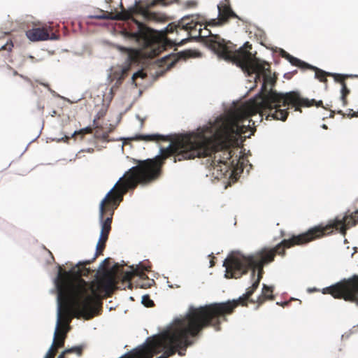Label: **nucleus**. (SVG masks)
<instances>
[{"label": "nucleus", "mask_w": 358, "mask_h": 358, "mask_svg": "<svg viewBox=\"0 0 358 358\" xmlns=\"http://www.w3.org/2000/svg\"><path fill=\"white\" fill-rule=\"evenodd\" d=\"M76 352L78 356H80L83 353V348L80 346L73 347L70 349L65 350L58 358H65V355L69 353Z\"/></svg>", "instance_id": "obj_21"}, {"label": "nucleus", "mask_w": 358, "mask_h": 358, "mask_svg": "<svg viewBox=\"0 0 358 358\" xmlns=\"http://www.w3.org/2000/svg\"><path fill=\"white\" fill-rule=\"evenodd\" d=\"M56 355V350L50 349L44 358H54Z\"/></svg>", "instance_id": "obj_32"}, {"label": "nucleus", "mask_w": 358, "mask_h": 358, "mask_svg": "<svg viewBox=\"0 0 358 358\" xmlns=\"http://www.w3.org/2000/svg\"><path fill=\"white\" fill-rule=\"evenodd\" d=\"M355 328V326H354L352 327V329H351L348 333H345L344 334H343L341 336V338L343 339V338H348L350 337V336L352 334L355 333V331H354V329Z\"/></svg>", "instance_id": "obj_33"}, {"label": "nucleus", "mask_w": 358, "mask_h": 358, "mask_svg": "<svg viewBox=\"0 0 358 358\" xmlns=\"http://www.w3.org/2000/svg\"><path fill=\"white\" fill-rule=\"evenodd\" d=\"M134 276H139V278L142 280L148 278L147 275L142 270L136 268L131 271L126 272L123 275V281L130 282Z\"/></svg>", "instance_id": "obj_18"}, {"label": "nucleus", "mask_w": 358, "mask_h": 358, "mask_svg": "<svg viewBox=\"0 0 358 358\" xmlns=\"http://www.w3.org/2000/svg\"><path fill=\"white\" fill-rule=\"evenodd\" d=\"M142 303L146 307H152L155 303L148 295H144L142 298Z\"/></svg>", "instance_id": "obj_24"}, {"label": "nucleus", "mask_w": 358, "mask_h": 358, "mask_svg": "<svg viewBox=\"0 0 358 358\" xmlns=\"http://www.w3.org/2000/svg\"><path fill=\"white\" fill-rule=\"evenodd\" d=\"M134 12V9L132 10H122L114 15L112 13L101 10V15H92L90 17L95 19L131 20L135 26V29H131L130 31H126V35L130 38L135 40L144 48L150 50L149 57H150L158 56L162 51L166 50L167 46L172 47L182 43L184 39L174 38L171 40L167 37L169 34H172L175 31L178 34V30L188 31L192 37L201 38L204 43L205 35H203V29L201 28L203 24L194 21L192 17H183L179 20L178 24L170 23L166 27L164 33L162 35H158L143 23L134 19L133 17Z\"/></svg>", "instance_id": "obj_5"}, {"label": "nucleus", "mask_w": 358, "mask_h": 358, "mask_svg": "<svg viewBox=\"0 0 358 358\" xmlns=\"http://www.w3.org/2000/svg\"><path fill=\"white\" fill-rule=\"evenodd\" d=\"M356 223V222H352L347 214L338 215L327 222L315 225V240L331 235L334 230L338 231L341 235L345 236L347 231L351 227L355 226Z\"/></svg>", "instance_id": "obj_11"}, {"label": "nucleus", "mask_w": 358, "mask_h": 358, "mask_svg": "<svg viewBox=\"0 0 358 358\" xmlns=\"http://www.w3.org/2000/svg\"><path fill=\"white\" fill-rule=\"evenodd\" d=\"M357 327H358V324H357Z\"/></svg>", "instance_id": "obj_43"}, {"label": "nucleus", "mask_w": 358, "mask_h": 358, "mask_svg": "<svg viewBox=\"0 0 358 358\" xmlns=\"http://www.w3.org/2000/svg\"><path fill=\"white\" fill-rule=\"evenodd\" d=\"M280 54L282 57L286 59L287 60L289 61L290 58L292 57V55H289L288 52H287L285 50L281 49Z\"/></svg>", "instance_id": "obj_30"}, {"label": "nucleus", "mask_w": 358, "mask_h": 358, "mask_svg": "<svg viewBox=\"0 0 358 358\" xmlns=\"http://www.w3.org/2000/svg\"><path fill=\"white\" fill-rule=\"evenodd\" d=\"M154 280H148V282H144L143 284H141V285H138L141 288H148V287H150L152 285V283H154Z\"/></svg>", "instance_id": "obj_31"}, {"label": "nucleus", "mask_w": 358, "mask_h": 358, "mask_svg": "<svg viewBox=\"0 0 358 358\" xmlns=\"http://www.w3.org/2000/svg\"><path fill=\"white\" fill-rule=\"evenodd\" d=\"M52 31V27L51 26L36 27L27 30L26 36L31 41H47L56 38V36L53 33L50 37V32Z\"/></svg>", "instance_id": "obj_12"}, {"label": "nucleus", "mask_w": 358, "mask_h": 358, "mask_svg": "<svg viewBox=\"0 0 358 358\" xmlns=\"http://www.w3.org/2000/svg\"><path fill=\"white\" fill-rule=\"evenodd\" d=\"M67 331L68 329H62L56 328L54 336V341L50 349L56 350L57 352V348L63 347L64 345V340L66 338Z\"/></svg>", "instance_id": "obj_15"}, {"label": "nucleus", "mask_w": 358, "mask_h": 358, "mask_svg": "<svg viewBox=\"0 0 358 358\" xmlns=\"http://www.w3.org/2000/svg\"><path fill=\"white\" fill-rule=\"evenodd\" d=\"M150 164L149 162H138L136 166L129 169L119 179L101 201L100 203L101 230L94 259L103 254L111 230L113 210L123 200L124 195L129 189H134L138 185H146L157 180L158 169H155L153 165Z\"/></svg>", "instance_id": "obj_6"}, {"label": "nucleus", "mask_w": 358, "mask_h": 358, "mask_svg": "<svg viewBox=\"0 0 358 358\" xmlns=\"http://www.w3.org/2000/svg\"><path fill=\"white\" fill-rule=\"evenodd\" d=\"M128 55V61L131 64H135L140 62L141 58V52L138 50L132 48H124Z\"/></svg>", "instance_id": "obj_19"}, {"label": "nucleus", "mask_w": 358, "mask_h": 358, "mask_svg": "<svg viewBox=\"0 0 358 358\" xmlns=\"http://www.w3.org/2000/svg\"><path fill=\"white\" fill-rule=\"evenodd\" d=\"M275 80L269 75L264 76V82L261 92L237 113L238 115H246L250 113L266 111L272 114L276 120L285 121L288 115L287 106H292L295 110H300L301 107L313 106V99L303 98L296 92L285 94L278 93L273 90Z\"/></svg>", "instance_id": "obj_8"}, {"label": "nucleus", "mask_w": 358, "mask_h": 358, "mask_svg": "<svg viewBox=\"0 0 358 358\" xmlns=\"http://www.w3.org/2000/svg\"><path fill=\"white\" fill-rule=\"evenodd\" d=\"M92 129L90 127H85L84 129H82L79 131H76L73 136H75L76 135H78V134H81V135H85V134H92Z\"/></svg>", "instance_id": "obj_25"}, {"label": "nucleus", "mask_w": 358, "mask_h": 358, "mask_svg": "<svg viewBox=\"0 0 358 358\" xmlns=\"http://www.w3.org/2000/svg\"><path fill=\"white\" fill-rule=\"evenodd\" d=\"M139 13L143 16L145 20H152L156 19V14L149 11L146 8H141Z\"/></svg>", "instance_id": "obj_22"}, {"label": "nucleus", "mask_w": 358, "mask_h": 358, "mask_svg": "<svg viewBox=\"0 0 358 358\" xmlns=\"http://www.w3.org/2000/svg\"><path fill=\"white\" fill-rule=\"evenodd\" d=\"M353 250H354L355 251H354V252H352V253L351 254V256H350L351 257H352L354 256V255L355 254V252H357V248L354 247V248H353Z\"/></svg>", "instance_id": "obj_38"}, {"label": "nucleus", "mask_w": 358, "mask_h": 358, "mask_svg": "<svg viewBox=\"0 0 358 358\" xmlns=\"http://www.w3.org/2000/svg\"><path fill=\"white\" fill-rule=\"evenodd\" d=\"M219 19L218 21L213 20L208 22L209 26H216L217 24H222L226 23L231 17H237L235 13L231 10V7L227 3H222L218 6Z\"/></svg>", "instance_id": "obj_13"}, {"label": "nucleus", "mask_w": 358, "mask_h": 358, "mask_svg": "<svg viewBox=\"0 0 358 358\" xmlns=\"http://www.w3.org/2000/svg\"><path fill=\"white\" fill-rule=\"evenodd\" d=\"M315 106L319 107L322 103V101H317L315 99L314 101Z\"/></svg>", "instance_id": "obj_36"}, {"label": "nucleus", "mask_w": 358, "mask_h": 358, "mask_svg": "<svg viewBox=\"0 0 358 358\" xmlns=\"http://www.w3.org/2000/svg\"><path fill=\"white\" fill-rule=\"evenodd\" d=\"M273 289L272 287H269L266 285H263L262 293L260 296H259L257 299L256 301L253 300H250V302L255 303L256 302L258 304V306L263 304L266 300H273L274 296L273 294Z\"/></svg>", "instance_id": "obj_16"}, {"label": "nucleus", "mask_w": 358, "mask_h": 358, "mask_svg": "<svg viewBox=\"0 0 358 358\" xmlns=\"http://www.w3.org/2000/svg\"><path fill=\"white\" fill-rule=\"evenodd\" d=\"M205 328L189 309L185 316L177 318L166 329L120 358H169L176 353L185 355L187 348L194 344Z\"/></svg>", "instance_id": "obj_3"}, {"label": "nucleus", "mask_w": 358, "mask_h": 358, "mask_svg": "<svg viewBox=\"0 0 358 358\" xmlns=\"http://www.w3.org/2000/svg\"><path fill=\"white\" fill-rule=\"evenodd\" d=\"M244 103L241 107L238 108L229 115V119L226 122H218L217 125V129H210V136H206L203 132H201L199 135H188L183 136L179 138L178 143H187L190 145H194V148L189 150V152H185L186 154L185 157H192L194 156H203L209 154L213 149V143L216 139H224L227 140L230 138H233L236 136H241L245 134L248 131H250L248 137L252 135L256 131L255 129V121L250 119V117L257 114L259 115L260 121H262L263 116H266V119L269 117L274 120L273 115L269 114L266 111H258L254 113H250V114L245 115H238V112L244 106Z\"/></svg>", "instance_id": "obj_7"}, {"label": "nucleus", "mask_w": 358, "mask_h": 358, "mask_svg": "<svg viewBox=\"0 0 358 358\" xmlns=\"http://www.w3.org/2000/svg\"><path fill=\"white\" fill-rule=\"evenodd\" d=\"M315 292H321L324 294H330L334 299L354 302L358 306V275L355 274L350 278H343L322 290L315 287Z\"/></svg>", "instance_id": "obj_10"}, {"label": "nucleus", "mask_w": 358, "mask_h": 358, "mask_svg": "<svg viewBox=\"0 0 358 358\" xmlns=\"http://www.w3.org/2000/svg\"><path fill=\"white\" fill-rule=\"evenodd\" d=\"M280 54L282 57L286 59L287 60L289 61L290 58L292 57V55H289L288 52H287L285 50L281 49Z\"/></svg>", "instance_id": "obj_29"}, {"label": "nucleus", "mask_w": 358, "mask_h": 358, "mask_svg": "<svg viewBox=\"0 0 358 358\" xmlns=\"http://www.w3.org/2000/svg\"><path fill=\"white\" fill-rule=\"evenodd\" d=\"M293 66H298L301 69H313V66L306 64V62L299 59L298 58H296L293 56L290 58L289 61Z\"/></svg>", "instance_id": "obj_20"}, {"label": "nucleus", "mask_w": 358, "mask_h": 358, "mask_svg": "<svg viewBox=\"0 0 358 358\" xmlns=\"http://www.w3.org/2000/svg\"><path fill=\"white\" fill-rule=\"evenodd\" d=\"M104 115H105V113H104V112H103V111H99V112L97 113V115H96V116L95 120H94V123H95V122H96V119H100V118H101Z\"/></svg>", "instance_id": "obj_34"}, {"label": "nucleus", "mask_w": 358, "mask_h": 358, "mask_svg": "<svg viewBox=\"0 0 358 358\" xmlns=\"http://www.w3.org/2000/svg\"><path fill=\"white\" fill-rule=\"evenodd\" d=\"M13 47V44L12 42L7 43L6 44L3 45L0 47V50H5L10 51L12 50Z\"/></svg>", "instance_id": "obj_28"}, {"label": "nucleus", "mask_w": 358, "mask_h": 358, "mask_svg": "<svg viewBox=\"0 0 358 358\" xmlns=\"http://www.w3.org/2000/svg\"><path fill=\"white\" fill-rule=\"evenodd\" d=\"M343 243L345 244V243H348V240H347L346 238H345V239L343 240Z\"/></svg>", "instance_id": "obj_41"}, {"label": "nucleus", "mask_w": 358, "mask_h": 358, "mask_svg": "<svg viewBox=\"0 0 358 358\" xmlns=\"http://www.w3.org/2000/svg\"><path fill=\"white\" fill-rule=\"evenodd\" d=\"M210 129H217V124H213L210 126L204 127L203 128H199L196 131L187 133L185 134H178L173 136H166L160 134H150V135H138L135 137L136 140L145 141H170V145L166 148L161 149V155L159 157L153 159H146L143 162H149L155 169H158L157 179L159 178L162 173V167L164 163V160L170 156H173V162L182 161L184 159H191L195 157H206L210 156L213 153L214 159L212 161L211 165L213 166V174L216 178L226 177L231 168L237 165L238 159L237 157L235 159L233 158V151L229 149H224L220 153L219 150L222 148L227 146L232 141V138L229 139H216L213 143V149L209 154L203 156H194L191 157H185L186 154L185 152H189L192 148H194V145H189L187 143H178L179 138L183 136L188 135H199L201 132H203L206 136H210Z\"/></svg>", "instance_id": "obj_4"}, {"label": "nucleus", "mask_w": 358, "mask_h": 358, "mask_svg": "<svg viewBox=\"0 0 358 358\" xmlns=\"http://www.w3.org/2000/svg\"><path fill=\"white\" fill-rule=\"evenodd\" d=\"M146 77H147V74L145 72H143V71L141 70V71H138L136 73H135L132 76V79L134 81L138 78H145Z\"/></svg>", "instance_id": "obj_26"}, {"label": "nucleus", "mask_w": 358, "mask_h": 358, "mask_svg": "<svg viewBox=\"0 0 358 358\" xmlns=\"http://www.w3.org/2000/svg\"><path fill=\"white\" fill-rule=\"evenodd\" d=\"M341 85H342V87L341 90V99L343 101V105L345 106V104H346L345 96H347V94H348L350 93V90L346 87V85L345 83L342 82Z\"/></svg>", "instance_id": "obj_23"}, {"label": "nucleus", "mask_w": 358, "mask_h": 358, "mask_svg": "<svg viewBox=\"0 0 358 358\" xmlns=\"http://www.w3.org/2000/svg\"><path fill=\"white\" fill-rule=\"evenodd\" d=\"M180 58V56L178 54H171L164 56L160 60V66H166L167 69H169L175 65Z\"/></svg>", "instance_id": "obj_17"}, {"label": "nucleus", "mask_w": 358, "mask_h": 358, "mask_svg": "<svg viewBox=\"0 0 358 358\" xmlns=\"http://www.w3.org/2000/svg\"><path fill=\"white\" fill-rule=\"evenodd\" d=\"M214 266V262L213 260H211L210 261V266Z\"/></svg>", "instance_id": "obj_40"}, {"label": "nucleus", "mask_w": 358, "mask_h": 358, "mask_svg": "<svg viewBox=\"0 0 358 358\" xmlns=\"http://www.w3.org/2000/svg\"><path fill=\"white\" fill-rule=\"evenodd\" d=\"M313 240V227L310 228L306 233L283 240L273 248H264L252 255H229L223 264L226 268L225 278H239L246 274L250 269L252 270V276L254 278L257 270V278L252 286L236 300L213 303L199 308H191L190 310L204 328L212 327L216 331H220L221 323L227 320V316L232 314L236 307L239 305L248 306L250 297L259 287L265 264L272 262L276 255H285L286 248L296 245H303Z\"/></svg>", "instance_id": "obj_1"}, {"label": "nucleus", "mask_w": 358, "mask_h": 358, "mask_svg": "<svg viewBox=\"0 0 358 358\" xmlns=\"http://www.w3.org/2000/svg\"><path fill=\"white\" fill-rule=\"evenodd\" d=\"M350 112L348 114L349 117H358V111L357 112H355L352 109H350Z\"/></svg>", "instance_id": "obj_35"}, {"label": "nucleus", "mask_w": 358, "mask_h": 358, "mask_svg": "<svg viewBox=\"0 0 358 358\" xmlns=\"http://www.w3.org/2000/svg\"><path fill=\"white\" fill-rule=\"evenodd\" d=\"M322 128H324V129H327V125H326V124H322Z\"/></svg>", "instance_id": "obj_42"}, {"label": "nucleus", "mask_w": 358, "mask_h": 358, "mask_svg": "<svg viewBox=\"0 0 358 358\" xmlns=\"http://www.w3.org/2000/svg\"><path fill=\"white\" fill-rule=\"evenodd\" d=\"M73 272L78 276L74 281L70 279L69 273L65 272L59 273L57 282L59 308L56 328L68 331L73 313L86 319L92 318L101 308L102 299L112 295L116 284L115 276L111 274L86 282L81 278L89 273L85 264L74 268Z\"/></svg>", "instance_id": "obj_2"}, {"label": "nucleus", "mask_w": 358, "mask_h": 358, "mask_svg": "<svg viewBox=\"0 0 358 358\" xmlns=\"http://www.w3.org/2000/svg\"><path fill=\"white\" fill-rule=\"evenodd\" d=\"M208 31H210V30L205 28L204 31H203V35H208Z\"/></svg>", "instance_id": "obj_37"}, {"label": "nucleus", "mask_w": 358, "mask_h": 358, "mask_svg": "<svg viewBox=\"0 0 358 358\" xmlns=\"http://www.w3.org/2000/svg\"><path fill=\"white\" fill-rule=\"evenodd\" d=\"M204 43L219 58L236 64L249 74L255 73L259 78L261 74L266 71L270 73L269 64L260 61L250 52L252 45L249 42L237 50L236 45L230 41L208 31V34L204 36Z\"/></svg>", "instance_id": "obj_9"}, {"label": "nucleus", "mask_w": 358, "mask_h": 358, "mask_svg": "<svg viewBox=\"0 0 358 358\" xmlns=\"http://www.w3.org/2000/svg\"><path fill=\"white\" fill-rule=\"evenodd\" d=\"M307 291H308V293H312V292H313V288H308L307 289Z\"/></svg>", "instance_id": "obj_39"}, {"label": "nucleus", "mask_w": 358, "mask_h": 358, "mask_svg": "<svg viewBox=\"0 0 358 358\" xmlns=\"http://www.w3.org/2000/svg\"><path fill=\"white\" fill-rule=\"evenodd\" d=\"M185 6L187 8H195L197 6V2L194 0H189L185 3Z\"/></svg>", "instance_id": "obj_27"}, {"label": "nucleus", "mask_w": 358, "mask_h": 358, "mask_svg": "<svg viewBox=\"0 0 358 358\" xmlns=\"http://www.w3.org/2000/svg\"><path fill=\"white\" fill-rule=\"evenodd\" d=\"M314 70H315V79H318L320 82H326L327 76L334 77L336 82H341L338 80V78H341L343 76L350 77V78L357 76L356 75H352V74L343 75V74H339V73H333L326 72V71L316 67L315 66Z\"/></svg>", "instance_id": "obj_14"}]
</instances>
